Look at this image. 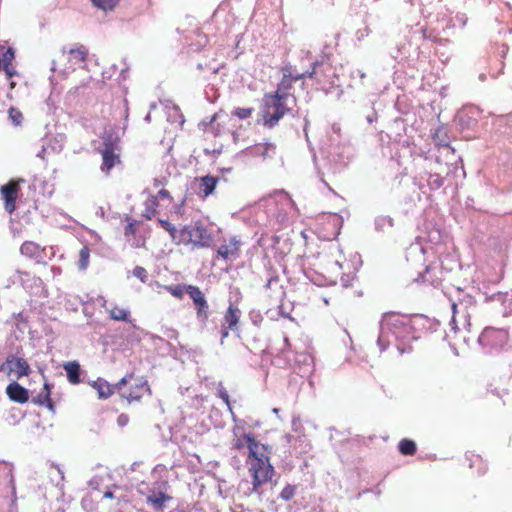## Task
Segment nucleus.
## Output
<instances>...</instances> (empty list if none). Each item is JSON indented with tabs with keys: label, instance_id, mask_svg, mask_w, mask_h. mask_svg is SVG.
I'll return each mask as SVG.
<instances>
[{
	"label": "nucleus",
	"instance_id": "f257e3e1",
	"mask_svg": "<svg viewBox=\"0 0 512 512\" xmlns=\"http://www.w3.org/2000/svg\"><path fill=\"white\" fill-rule=\"evenodd\" d=\"M247 440L249 450L247 463L252 477V490L260 495L262 486L272 481L275 471L270 463L267 447L255 438L247 437Z\"/></svg>",
	"mask_w": 512,
	"mask_h": 512
},
{
	"label": "nucleus",
	"instance_id": "f03ea898",
	"mask_svg": "<svg viewBox=\"0 0 512 512\" xmlns=\"http://www.w3.org/2000/svg\"><path fill=\"white\" fill-rule=\"evenodd\" d=\"M393 335L397 341L409 342L416 339L412 319L404 314L389 312L383 315L381 320V334L379 341L388 339Z\"/></svg>",
	"mask_w": 512,
	"mask_h": 512
},
{
	"label": "nucleus",
	"instance_id": "7ed1b4c3",
	"mask_svg": "<svg viewBox=\"0 0 512 512\" xmlns=\"http://www.w3.org/2000/svg\"><path fill=\"white\" fill-rule=\"evenodd\" d=\"M213 241V233L202 221L198 220L179 229L177 245L189 246L191 249H204L209 248Z\"/></svg>",
	"mask_w": 512,
	"mask_h": 512
},
{
	"label": "nucleus",
	"instance_id": "20e7f679",
	"mask_svg": "<svg viewBox=\"0 0 512 512\" xmlns=\"http://www.w3.org/2000/svg\"><path fill=\"white\" fill-rule=\"evenodd\" d=\"M291 111L292 108L288 106V101L277 94L267 93L263 97L261 109L262 124L267 128H273Z\"/></svg>",
	"mask_w": 512,
	"mask_h": 512
},
{
	"label": "nucleus",
	"instance_id": "39448f33",
	"mask_svg": "<svg viewBox=\"0 0 512 512\" xmlns=\"http://www.w3.org/2000/svg\"><path fill=\"white\" fill-rule=\"evenodd\" d=\"M164 289L177 299H182L186 292L192 299L197 319L206 322L209 318V304L204 293L195 285H167Z\"/></svg>",
	"mask_w": 512,
	"mask_h": 512
},
{
	"label": "nucleus",
	"instance_id": "423d86ee",
	"mask_svg": "<svg viewBox=\"0 0 512 512\" xmlns=\"http://www.w3.org/2000/svg\"><path fill=\"white\" fill-rule=\"evenodd\" d=\"M115 389L121 398L128 403L138 402L145 394H150V387L147 381L141 378H135L133 374H128L115 384Z\"/></svg>",
	"mask_w": 512,
	"mask_h": 512
},
{
	"label": "nucleus",
	"instance_id": "0eeeda50",
	"mask_svg": "<svg viewBox=\"0 0 512 512\" xmlns=\"http://www.w3.org/2000/svg\"><path fill=\"white\" fill-rule=\"evenodd\" d=\"M320 65L321 64L319 62H314L312 64L311 70H308L304 73L297 74V75H292L290 67L283 68L282 69V72H283L282 79L278 83L277 89L274 92H272V94H277L278 96H281V98L286 101H289V99L291 98L292 102L295 103L296 98L290 92L293 88V84L296 81L301 80L305 77H308L311 79H316V80L320 81V79L318 78V70H317Z\"/></svg>",
	"mask_w": 512,
	"mask_h": 512
},
{
	"label": "nucleus",
	"instance_id": "6e6552de",
	"mask_svg": "<svg viewBox=\"0 0 512 512\" xmlns=\"http://www.w3.org/2000/svg\"><path fill=\"white\" fill-rule=\"evenodd\" d=\"M509 333L505 329L487 327L479 336V343L490 349H502L508 342Z\"/></svg>",
	"mask_w": 512,
	"mask_h": 512
},
{
	"label": "nucleus",
	"instance_id": "1a4fd4ad",
	"mask_svg": "<svg viewBox=\"0 0 512 512\" xmlns=\"http://www.w3.org/2000/svg\"><path fill=\"white\" fill-rule=\"evenodd\" d=\"M0 372H3L8 376L14 374L17 379H20L28 376L31 373V368L24 358L9 355L0 365Z\"/></svg>",
	"mask_w": 512,
	"mask_h": 512
},
{
	"label": "nucleus",
	"instance_id": "9d476101",
	"mask_svg": "<svg viewBox=\"0 0 512 512\" xmlns=\"http://www.w3.org/2000/svg\"><path fill=\"white\" fill-rule=\"evenodd\" d=\"M23 179H11L7 184L0 187L1 198L4 201V208L12 214L16 210V200L20 193V184Z\"/></svg>",
	"mask_w": 512,
	"mask_h": 512
},
{
	"label": "nucleus",
	"instance_id": "9b49d317",
	"mask_svg": "<svg viewBox=\"0 0 512 512\" xmlns=\"http://www.w3.org/2000/svg\"><path fill=\"white\" fill-rule=\"evenodd\" d=\"M241 318V310L233 304H230L226 310L221 325V344L229 336V331L237 332Z\"/></svg>",
	"mask_w": 512,
	"mask_h": 512
},
{
	"label": "nucleus",
	"instance_id": "f8f14e48",
	"mask_svg": "<svg viewBox=\"0 0 512 512\" xmlns=\"http://www.w3.org/2000/svg\"><path fill=\"white\" fill-rule=\"evenodd\" d=\"M89 50L82 44H76L73 47L61 50V57L69 64V68L75 69L84 64L88 58Z\"/></svg>",
	"mask_w": 512,
	"mask_h": 512
},
{
	"label": "nucleus",
	"instance_id": "ddd939ff",
	"mask_svg": "<svg viewBox=\"0 0 512 512\" xmlns=\"http://www.w3.org/2000/svg\"><path fill=\"white\" fill-rule=\"evenodd\" d=\"M242 242L239 237L233 236L228 240H224L217 250V256L223 260H234L240 255V247Z\"/></svg>",
	"mask_w": 512,
	"mask_h": 512
},
{
	"label": "nucleus",
	"instance_id": "4468645a",
	"mask_svg": "<svg viewBox=\"0 0 512 512\" xmlns=\"http://www.w3.org/2000/svg\"><path fill=\"white\" fill-rule=\"evenodd\" d=\"M102 156L101 170L108 174L113 167L121 163L120 148L118 149H99Z\"/></svg>",
	"mask_w": 512,
	"mask_h": 512
},
{
	"label": "nucleus",
	"instance_id": "2eb2a0df",
	"mask_svg": "<svg viewBox=\"0 0 512 512\" xmlns=\"http://www.w3.org/2000/svg\"><path fill=\"white\" fill-rule=\"evenodd\" d=\"M8 398L16 403L24 404L29 400V392L17 382L10 383L6 387Z\"/></svg>",
	"mask_w": 512,
	"mask_h": 512
},
{
	"label": "nucleus",
	"instance_id": "dca6fc26",
	"mask_svg": "<svg viewBox=\"0 0 512 512\" xmlns=\"http://www.w3.org/2000/svg\"><path fill=\"white\" fill-rule=\"evenodd\" d=\"M246 154L266 160L272 158L275 154V146L271 143H258L247 148Z\"/></svg>",
	"mask_w": 512,
	"mask_h": 512
},
{
	"label": "nucleus",
	"instance_id": "f3484780",
	"mask_svg": "<svg viewBox=\"0 0 512 512\" xmlns=\"http://www.w3.org/2000/svg\"><path fill=\"white\" fill-rule=\"evenodd\" d=\"M63 368L66 372V376L70 384L77 385L81 382V368L77 361H69L63 365Z\"/></svg>",
	"mask_w": 512,
	"mask_h": 512
},
{
	"label": "nucleus",
	"instance_id": "a211bd4d",
	"mask_svg": "<svg viewBox=\"0 0 512 512\" xmlns=\"http://www.w3.org/2000/svg\"><path fill=\"white\" fill-rule=\"evenodd\" d=\"M43 251L44 249L34 241H25L20 247V252L22 255L33 259L41 257Z\"/></svg>",
	"mask_w": 512,
	"mask_h": 512
},
{
	"label": "nucleus",
	"instance_id": "6ab92c4d",
	"mask_svg": "<svg viewBox=\"0 0 512 512\" xmlns=\"http://www.w3.org/2000/svg\"><path fill=\"white\" fill-rule=\"evenodd\" d=\"M159 205L158 196H154L152 194L149 195L144 201V211L142 216L147 220H151L158 213Z\"/></svg>",
	"mask_w": 512,
	"mask_h": 512
},
{
	"label": "nucleus",
	"instance_id": "aec40b11",
	"mask_svg": "<svg viewBox=\"0 0 512 512\" xmlns=\"http://www.w3.org/2000/svg\"><path fill=\"white\" fill-rule=\"evenodd\" d=\"M199 190L202 197L206 198L213 193L218 183V178L214 176H204L199 179Z\"/></svg>",
	"mask_w": 512,
	"mask_h": 512
},
{
	"label": "nucleus",
	"instance_id": "412c9836",
	"mask_svg": "<svg viewBox=\"0 0 512 512\" xmlns=\"http://www.w3.org/2000/svg\"><path fill=\"white\" fill-rule=\"evenodd\" d=\"M51 394V385L47 382L44 383L42 391L32 399V402L40 405V406H47L50 410H53V402L50 398Z\"/></svg>",
	"mask_w": 512,
	"mask_h": 512
},
{
	"label": "nucleus",
	"instance_id": "4be33fe9",
	"mask_svg": "<svg viewBox=\"0 0 512 512\" xmlns=\"http://www.w3.org/2000/svg\"><path fill=\"white\" fill-rule=\"evenodd\" d=\"M92 387L97 390L98 397L100 399L109 398L115 389V385L111 386L107 381L98 378L96 381L92 383Z\"/></svg>",
	"mask_w": 512,
	"mask_h": 512
},
{
	"label": "nucleus",
	"instance_id": "5701e85b",
	"mask_svg": "<svg viewBox=\"0 0 512 512\" xmlns=\"http://www.w3.org/2000/svg\"><path fill=\"white\" fill-rule=\"evenodd\" d=\"M120 139L114 131L105 132L102 137V145L99 149H118Z\"/></svg>",
	"mask_w": 512,
	"mask_h": 512
},
{
	"label": "nucleus",
	"instance_id": "b1692460",
	"mask_svg": "<svg viewBox=\"0 0 512 512\" xmlns=\"http://www.w3.org/2000/svg\"><path fill=\"white\" fill-rule=\"evenodd\" d=\"M109 317L116 321L130 322V312L117 305L112 306L108 310Z\"/></svg>",
	"mask_w": 512,
	"mask_h": 512
},
{
	"label": "nucleus",
	"instance_id": "393cba45",
	"mask_svg": "<svg viewBox=\"0 0 512 512\" xmlns=\"http://www.w3.org/2000/svg\"><path fill=\"white\" fill-rule=\"evenodd\" d=\"M398 449L402 455L413 456L417 451V446L413 440L403 438L398 444Z\"/></svg>",
	"mask_w": 512,
	"mask_h": 512
},
{
	"label": "nucleus",
	"instance_id": "a878e982",
	"mask_svg": "<svg viewBox=\"0 0 512 512\" xmlns=\"http://www.w3.org/2000/svg\"><path fill=\"white\" fill-rule=\"evenodd\" d=\"M170 499V496L163 492H159L156 495L147 497V502L154 506L157 510H162L165 506V502Z\"/></svg>",
	"mask_w": 512,
	"mask_h": 512
},
{
	"label": "nucleus",
	"instance_id": "bb28decb",
	"mask_svg": "<svg viewBox=\"0 0 512 512\" xmlns=\"http://www.w3.org/2000/svg\"><path fill=\"white\" fill-rule=\"evenodd\" d=\"M477 466L478 475H483L487 471V464L483 461L482 457L477 454H472L470 457V467Z\"/></svg>",
	"mask_w": 512,
	"mask_h": 512
},
{
	"label": "nucleus",
	"instance_id": "cd10ccee",
	"mask_svg": "<svg viewBox=\"0 0 512 512\" xmlns=\"http://www.w3.org/2000/svg\"><path fill=\"white\" fill-rule=\"evenodd\" d=\"M90 250L87 246H83L79 251L78 268L86 270L89 265Z\"/></svg>",
	"mask_w": 512,
	"mask_h": 512
},
{
	"label": "nucleus",
	"instance_id": "c85d7f7f",
	"mask_svg": "<svg viewBox=\"0 0 512 512\" xmlns=\"http://www.w3.org/2000/svg\"><path fill=\"white\" fill-rule=\"evenodd\" d=\"M93 5L103 11H112L119 4L120 0H91Z\"/></svg>",
	"mask_w": 512,
	"mask_h": 512
},
{
	"label": "nucleus",
	"instance_id": "c756f323",
	"mask_svg": "<svg viewBox=\"0 0 512 512\" xmlns=\"http://www.w3.org/2000/svg\"><path fill=\"white\" fill-rule=\"evenodd\" d=\"M159 224L164 230H166L169 233L172 241L177 244V240L179 238V230H177L176 227L168 220L160 219Z\"/></svg>",
	"mask_w": 512,
	"mask_h": 512
},
{
	"label": "nucleus",
	"instance_id": "7c9ffc66",
	"mask_svg": "<svg viewBox=\"0 0 512 512\" xmlns=\"http://www.w3.org/2000/svg\"><path fill=\"white\" fill-rule=\"evenodd\" d=\"M247 437L248 438H254L251 434L243 433L241 436L236 437L235 439H233V441H232V449L240 451L244 447L248 448Z\"/></svg>",
	"mask_w": 512,
	"mask_h": 512
},
{
	"label": "nucleus",
	"instance_id": "2f4dec72",
	"mask_svg": "<svg viewBox=\"0 0 512 512\" xmlns=\"http://www.w3.org/2000/svg\"><path fill=\"white\" fill-rule=\"evenodd\" d=\"M8 117L15 126H20L24 119L22 112L16 107L9 108Z\"/></svg>",
	"mask_w": 512,
	"mask_h": 512
},
{
	"label": "nucleus",
	"instance_id": "473e14b6",
	"mask_svg": "<svg viewBox=\"0 0 512 512\" xmlns=\"http://www.w3.org/2000/svg\"><path fill=\"white\" fill-rule=\"evenodd\" d=\"M427 183L430 189L437 190L443 186L444 178L438 173H433L429 175Z\"/></svg>",
	"mask_w": 512,
	"mask_h": 512
},
{
	"label": "nucleus",
	"instance_id": "72a5a7b5",
	"mask_svg": "<svg viewBox=\"0 0 512 512\" xmlns=\"http://www.w3.org/2000/svg\"><path fill=\"white\" fill-rule=\"evenodd\" d=\"M253 112H254V108H252V107H249V108L238 107L232 111V116H235L239 119H248L252 116Z\"/></svg>",
	"mask_w": 512,
	"mask_h": 512
},
{
	"label": "nucleus",
	"instance_id": "f704fd0d",
	"mask_svg": "<svg viewBox=\"0 0 512 512\" xmlns=\"http://www.w3.org/2000/svg\"><path fill=\"white\" fill-rule=\"evenodd\" d=\"M126 221L128 222L126 227H125V231H124V234L126 236H135L136 234V231H137V225L140 223L130 217H126Z\"/></svg>",
	"mask_w": 512,
	"mask_h": 512
},
{
	"label": "nucleus",
	"instance_id": "c9c22d12",
	"mask_svg": "<svg viewBox=\"0 0 512 512\" xmlns=\"http://www.w3.org/2000/svg\"><path fill=\"white\" fill-rule=\"evenodd\" d=\"M0 59L4 65H12L15 59V52L12 48H8L1 56Z\"/></svg>",
	"mask_w": 512,
	"mask_h": 512
},
{
	"label": "nucleus",
	"instance_id": "e433bc0d",
	"mask_svg": "<svg viewBox=\"0 0 512 512\" xmlns=\"http://www.w3.org/2000/svg\"><path fill=\"white\" fill-rule=\"evenodd\" d=\"M296 488L292 485H287L283 488V490L280 493V498L289 501L291 500L295 495Z\"/></svg>",
	"mask_w": 512,
	"mask_h": 512
},
{
	"label": "nucleus",
	"instance_id": "4c0bfd02",
	"mask_svg": "<svg viewBox=\"0 0 512 512\" xmlns=\"http://www.w3.org/2000/svg\"><path fill=\"white\" fill-rule=\"evenodd\" d=\"M133 276L138 278L141 282L145 283L148 279L147 270L144 267L136 266L133 269Z\"/></svg>",
	"mask_w": 512,
	"mask_h": 512
},
{
	"label": "nucleus",
	"instance_id": "58836bf2",
	"mask_svg": "<svg viewBox=\"0 0 512 512\" xmlns=\"http://www.w3.org/2000/svg\"><path fill=\"white\" fill-rule=\"evenodd\" d=\"M154 196H158V200H167L169 204L173 203V197L170 192L164 188L160 189Z\"/></svg>",
	"mask_w": 512,
	"mask_h": 512
},
{
	"label": "nucleus",
	"instance_id": "ea45409f",
	"mask_svg": "<svg viewBox=\"0 0 512 512\" xmlns=\"http://www.w3.org/2000/svg\"><path fill=\"white\" fill-rule=\"evenodd\" d=\"M3 71L5 72L7 79H11L12 77L17 75V71L13 64L12 65H4Z\"/></svg>",
	"mask_w": 512,
	"mask_h": 512
},
{
	"label": "nucleus",
	"instance_id": "a19ab883",
	"mask_svg": "<svg viewBox=\"0 0 512 512\" xmlns=\"http://www.w3.org/2000/svg\"><path fill=\"white\" fill-rule=\"evenodd\" d=\"M218 396L225 402V404L230 408V398L227 390L223 387L218 389Z\"/></svg>",
	"mask_w": 512,
	"mask_h": 512
},
{
	"label": "nucleus",
	"instance_id": "79ce46f5",
	"mask_svg": "<svg viewBox=\"0 0 512 512\" xmlns=\"http://www.w3.org/2000/svg\"><path fill=\"white\" fill-rule=\"evenodd\" d=\"M430 270H431V267L430 266H427L426 269H425V272L424 274H422V279H423V282H429L431 284H434V280L433 279H430L428 277V274L430 273Z\"/></svg>",
	"mask_w": 512,
	"mask_h": 512
},
{
	"label": "nucleus",
	"instance_id": "37998d69",
	"mask_svg": "<svg viewBox=\"0 0 512 512\" xmlns=\"http://www.w3.org/2000/svg\"><path fill=\"white\" fill-rule=\"evenodd\" d=\"M371 30L368 26L365 27L363 31H358V39H362L365 36H368L370 34Z\"/></svg>",
	"mask_w": 512,
	"mask_h": 512
},
{
	"label": "nucleus",
	"instance_id": "c03bdc74",
	"mask_svg": "<svg viewBox=\"0 0 512 512\" xmlns=\"http://www.w3.org/2000/svg\"><path fill=\"white\" fill-rule=\"evenodd\" d=\"M164 185L163 181L161 179H158V178H155L153 180V186L155 188H159V187H162Z\"/></svg>",
	"mask_w": 512,
	"mask_h": 512
},
{
	"label": "nucleus",
	"instance_id": "a18cd8bd",
	"mask_svg": "<svg viewBox=\"0 0 512 512\" xmlns=\"http://www.w3.org/2000/svg\"><path fill=\"white\" fill-rule=\"evenodd\" d=\"M410 349H411L410 347L406 348L404 345L402 346V344H399V345H398V350H399L401 353H404L405 351L410 350Z\"/></svg>",
	"mask_w": 512,
	"mask_h": 512
},
{
	"label": "nucleus",
	"instance_id": "49530a36",
	"mask_svg": "<svg viewBox=\"0 0 512 512\" xmlns=\"http://www.w3.org/2000/svg\"><path fill=\"white\" fill-rule=\"evenodd\" d=\"M104 497H106V498H113V497H114V495H113V493H112V492L107 491V492H105Z\"/></svg>",
	"mask_w": 512,
	"mask_h": 512
},
{
	"label": "nucleus",
	"instance_id": "de8ad7c7",
	"mask_svg": "<svg viewBox=\"0 0 512 512\" xmlns=\"http://www.w3.org/2000/svg\"><path fill=\"white\" fill-rule=\"evenodd\" d=\"M437 145L448 146V143L446 141L439 140V141H437Z\"/></svg>",
	"mask_w": 512,
	"mask_h": 512
},
{
	"label": "nucleus",
	"instance_id": "09e8293b",
	"mask_svg": "<svg viewBox=\"0 0 512 512\" xmlns=\"http://www.w3.org/2000/svg\"><path fill=\"white\" fill-rule=\"evenodd\" d=\"M15 86H16V83H15L14 81H11V82H10V89H11V90H12V89H14V88H15Z\"/></svg>",
	"mask_w": 512,
	"mask_h": 512
},
{
	"label": "nucleus",
	"instance_id": "8fccbe9b",
	"mask_svg": "<svg viewBox=\"0 0 512 512\" xmlns=\"http://www.w3.org/2000/svg\"><path fill=\"white\" fill-rule=\"evenodd\" d=\"M440 132H441V131H440V130H438V131L435 133V135H434V139H435V140H437V139H438Z\"/></svg>",
	"mask_w": 512,
	"mask_h": 512
},
{
	"label": "nucleus",
	"instance_id": "3c124183",
	"mask_svg": "<svg viewBox=\"0 0 512 512\" xmlns=\"http://www.w3.org/2000/svg\"><path fill=\"white\" fill-rule=\"evenodd\" d=\"M453 311L455 312V309H456V304H453Z\"/></svg>",
	"mask_w": 512,
	"mask_h": 512
}]
</instances>
